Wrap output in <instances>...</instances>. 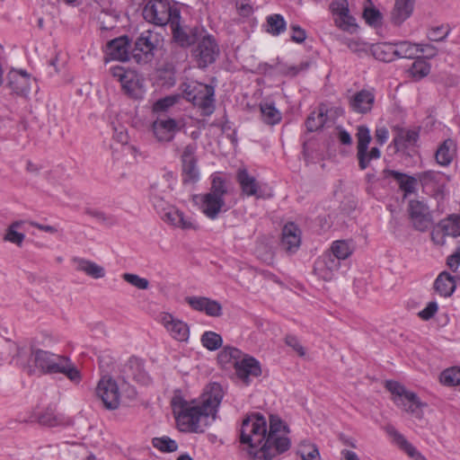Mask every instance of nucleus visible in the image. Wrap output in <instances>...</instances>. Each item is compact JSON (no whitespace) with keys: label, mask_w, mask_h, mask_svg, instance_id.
<instances>
[{"label":"nucleus","mask_w":460,"mask_h":460,"mask_svg":"<svg viewBox=\"0 0 460 460\" xmlns=\"http://www.w3.org/2000/svg\"><path fill=\"white\" fill-rule=\"evenodd\" d=\"M121 278L125 282L139 290H146L149 288V280L137 274L126 272L121 275Z\"/></svg>","instance_id":"49530a36"},{"label":"nucleus","mask_w":460,"mask_h":460,"mask_svg":"<svg viewBox=\"0 0 460 460\" xmlns=\"http://www.w3.org/2000/svg\"><path fill=\"white\" fill-rule=\"evenodd\" d=\"M267 31L271 35L277 36L284 32L287 28V23L281 14L275 13L269 15L266 19Z\"/></svg>","instance_id":"ea45409f"},{"label":"nucleus","mask_w":460,"mask_h":460,"mask_svg":"<svg viewBox=\"0 0 460 460\" xmlns=\"http://www.w3.org/2000/svg\"><path fill=\"white\" fill-rule=\"evenodd\" d=\"M430 72V64L428 63L425 58L420 57H416L415 61L412 63L411 66L409 69V73L411 75L420 80L425 76H427Z\"/></svg>","instance_id":"a19ab883"},{"label":"nucleus","mask_w":460,"mask_h":460,"mask_svg":"<svg viewBox=\"0 0 460 460\" xmlns=\"http://www.w3.org/2000/svg\"><path fill=\"white\" fill-rule=\"evenodd\" d=\"M55 339L51 335H46L43 341L34 339L30 345V358L28 372L34 374L37 371L43 375L63 374L72 382L78 383L81 380V375L76 367L66 356L58 355L46 350L40 346L45 343H54Z\"/></svg>","instance_id":"7ed1b4c3"},{"label":"nucleus","mask_w":460,"mask_h":460,"mask_svg":"<svg viewBox=\"0 0 460 460\" xmlns=\"http://www.w3.org/2000/svg\"><path fill=\"white\" fill-rule=\"evenodd\" d=\"M351 252L352 250L347 242L335 241L331 247V252L326 253L335 256V258L340 261L341 260L347 259Z\"/></svg>","instance_id":"37998d69"},{"label":"nucleus","mask_w":460,"mask_h":460,"mask_svg":"<svg viewBox=\"0 0 460 460\" xmlns=\"http://www.w3.org/2000/svg\"><path fill=\"white\" fill-rule=\"evenodd\" d=\"M339 26L344 31H350L356 28L355 19L349 14L348 7L343 6L340 12Z\"/></svg>","instance_id":"5fc2aeb1"},{"label":"nucleus","mask_w":460,"mask_h":460,"mask_svg":"<svg viewBox=\"0 0 460 460\" xmlns=\"http://www.w3.org/2000/svg\"><path fill=\"white\" fill-rule=\"evenodd\" d=\"M163 38L160 33L147 30L143 31L135 42L134 58H140V54L145 57V61H150L154 57V51L161 47Z\"/></svg>","instance_id":"4468645a"},{"label":"nucleus","mask_w":460,"mask_h":460,"mask_svg":"<svg viewBox=\"0 0 460 460\" xmlns=\"http://www.w3.org/2000/svg\"><path fill=\"white\" fill-rule=\"evenodd\" d=\"M375 102V94L369 90H361L356 93L349 100V105L353 111L367 113L371 111Z\"/></svg>","instance_id":"bb28decb"},{"label":"nucleus","mask_w":460,"mask_h":460,"mask_svg":"<svg viewBox=\"0 0 460 460\" xmlns=\"http://www.w3.org/2000/svg\"><path fill=\"white\" fill-rule=\"evenodd\" d=\"M380 156L381 152L377 147H372L370 150H368L367 148L366 151L363 152L362 156H360V153L359 151H358L357 158L358 160V166L360 170L367 169L369 166L370 162L372 160H376L380 158Z\"/></svg>","instance_id":"a18cd8bd"},{"label":"nucleus","mask_w":460,"mask_h":460,"mask_svg":"<svg viewBox=\"0 0 460 460\" xmlns=\"http://www.w3.org/2000/svg\"><path fill=\"white\" fill-rule=\"evenodd\" d=\"M187 304L199 312H204L211 317H219L222 315V305L219 302L206 296H187Z\"/></svg>","instance_id":"412c9836"},{"label":"nucleus","mask_w":460,"mask_h":460,"mask_svg":"<svg viewBox=\"0 0 460 460\" xmlns=\"http://www.w3.org/2000/svg\"><path fill=\"white\" fill-rule=\"evenodd\" d=\"M322 118L323 117H307L305 120L307 130L310 132L317 131L323 125Z\"/></svg>","instance_id":"e2e57ef3"},{"label":"nucleus","mask_w":460,"mask_h":460,"mask_svg":"<svg viewBox=\"0 0 460 460\" xmlns=\"http://www.w3.org/2000/svg\"><path fill=\"white\" fill-rule=\"evenodd\" d=\"M301 243L300 230L294 223L285 225L282 230L281 246L290 253L297 251Z\"/></svg>","instance_id":"5701e85b"},{"label":"nucleus","mask_w":460,"mask_h":460,"mask_svg":"<svg viewBox=\"0 0 460 460\" xmlns=\"http://www.w3.org/2000/svg\"><path fill=\"white\" fill-rule=\"evenodd\" d=\"M198 146L195 143L184 146L181 155V181L184 185H194L200 179V171L196 155Z\"/></svg>","instance_id":"1a4fd4ad"},{"label":"nucleus","mask_w":460,"mask_h":460,"mask_svg":"<svg viewBox=\"0 0 460 460\" xmlns=\"http://www.w3.org/2000/svg\"><path fill=\"white\" fill-rule=\"evenodd\" d=\"M152 443L155 448L162 452L172 453L178 449L176 441L168 437L155 438Z\"/></svg>","instance_id":"3c124183"},{"label":"nucleus","mask_w":460,"mask_h":460,"mask_svg":"<svg viewBox=\"0 0 460 460\" xmlns=\"http://www.w3.org/2000/svg\"><path fill=\"white\" fill-rule=\"evenodd\" d=\"M447 236H460V216L450 215L434 226L431 231V240L435 244L444 245Z\"/></svg>","instance_id":"f8f14e48"},{"label":"nucleus","mask_w":460,"mask_h":460,"mask_svg":"<svg viewBox=\"0 0 460 460\" xmlns=\"http://www.w3.org/2000/svg\"><path fill=\"white\" fill-rule=\"evenodd\" d=\"M39 422L48 427H57L67 423L66 418L55 411L53 409H47L39 416Z\"/></svg>","instance_id":"e433bc0d"},{"label":"nucleus","mask_w":460,"mask_h":460,"mask_svg":"<svg viewBox=\"0 0 460 460\" xmlns=\"http://www.w3.org/2000/svg\"><path fill=\"white\" fill-rule=\"evenodd\" d=\"M286 343L288 346L291 347L300 357H304L305 355V350L296 337L292 335L287 336Z\"/></svg>","instance_id":"052dcab7"},{"label":"nucleus","mask_w":460,"mask_h":460,"mask_svg":"<svg viewBox=\"0 0 460 460\" xmlns=\"http://www.w3.org/2000/svg\"><path fill=\"white\" fill-rule=\"evenodd\" d=\"M419 53L425 54L426 58H432L437 55V49L431 44L420 45Z\"/></svg>","instance_id":"69168bd1"},{"label":"nucleus","mask_w":460,"mask_h":460,"mask_svg":"<svg viewBox=\"0 0 460 460\" xmlns=\"http://www.w3.org/2000/svg\"><path fill=\"white\" fill-rule=\"evenodd\" d=\"M181 90L183 98L199 108L204 115H211L215 111V85L191 81L181 84Z\"/></svg>","instance_id":"39448f33"},{"label":"nucleus","mask_w":460,"mask_h":460,"mask_svg":"<svg viewBox=\"0 0 460 460\" xmlns=\"http://www.w3.org/2000/svg\"><path fill=\"white\" fill-rule=\"evenodd\" d=\"M384 172L386 177L394 178L398 182L400 189L403 190L405 194L414 192L418 177L415 178L409 176L394 170H385Z\"/></svg>","instance_id":"72a5a7b5"},{"label":"nucleus","mask_w":460,"mask_h":460,"mask_svg":"<svg viewBox=\"0 0 460 460\" xmlns=\"http://www.w3.org/2000/svg\"><path fill=\"white\" fill-rule=\"evenodd\" d=\"M181 99L179 94L168 95L155 101L152 105V111L154 113L166 112L168 110L175 105Z\"/></svg>","instance_id":"79ce46f5"},{"label":"nucleus","mask_w":460,"mask_h":460,"mask_svg":"<svg viewBox=\"0 0 460 460\" xmlns=\"http://www.w3.org/2000/svg\"><path fill=\"white\" fill-rule=\"evenodd\" d=\"M243 355V353L233 347H226L224 348L217 356L218 363L225 368H228L233 367L234 368L235 362L239 361V358Z\"/></svg>","instance_id":"c9c22d12"},{"label":"nucleus","mask_w":460,"mask_h":460,"mask_svg":"<svg viewBox=\"0 0 460 460\" xmlns=\"http://www.w3.org/2000/svg\"><path fill=\"white\" fill-rule=\"evenodd\" d=\"M385 388L391 393L394 404L402 411L411 414L415 418H422V408L425 406L418 395L406 389L404 385L396 381H386Z\"/></svg>","instance_id":"423d86ee"},{"label":"nucleus","mask_w":460,"mask_h":460,"mask_svg":"<svg viewBox=\"0 0 460 460\" xmlns=\"http://www.w3.org/2000/svg\"><path fill=\"white\" fill-rule=\"evenodd\" d=\"M234 370L236 376L246 385L252 382V378L261 375L260 362L247 354H243L239 361L235 362Z\"/></svg>","instance_id":"dca6fc26"},{"label":"nucleus","mask_w":460,"mask_h":460,"mask_svg":"<svg viewBox=\"0 0 460 460\" xmlns=\"http://www.w3.org/2000/svg\"><path fill=\"white\" fill-rule=\"evenodd\" d=\"M158 321L172 339L178 341H188L190 328L185 322L166 312L160 314Z\"/></svg>","instance_id":"2eb2a0df"},{"label":"nucleus","mask_w":460,"mask_h":460,"mask_svg":"<svg viewBox=\"0 0 460 460\" xmlns=\"http://www.w3.org/2000/svg\"><path fill=\"white\" fill-rule=\"evenodd\" d=\"M159 215L164 223L175 228L184 231L198 229V226L192 217H187L182 211L173 206H168Z\"/></svg>","instance_id":"a211bd4d"},{"label":"nucleus","mask_w":460,"mask_h":460,"mask_svg":"<svg viewBox=\"0 0 460 460\" xmlns=\"http://www.w3.org/2000/svg\"><path fill=\"white\" fill-rule=\"evenodd\" d=\"M339 260L326 252L320 256L314 262V273L324 281H330L334 278L340 268Z\"/></svg>","instance_id":"aec40b11"},{"label":"nucleus","mask_w":460,"mask_h":460,"mask_svg":"<svg viewBox=\"0 0 460 460\" xmlns=\"http://www.w3.org/2000/svg\"><path fill=\"white\" fill-rule=\"evenodd\" d=\"M130 41L128 36H120L107 43V52L111 59L127 61Z\"/></svg>","instance_id":"a878e982"},{"label":"nucleus","mask_w":460,"mask_h":460,"mask_svg":"<svg viewBox=\"0 0 460 460\" xmlns=\"http://www.w3.org/2000/svg\"><path fill=\"white\" fill-rule=\"evenodd\" d=\"M296 454L302 460H321L317 447L307 440H303L298 444Z\"/></svg>","instance_id":"58836bf2"},{"label":"nucleus","mask_w":460,"mask_h":460,"mask_svg":"<svg viewBox=\"0 0 460 460\" xmlns=\"http://www.w3.org/2000/svg\"><path fill=\"white\" fill-rule=\"evenodd\" d=\"M289 433L288 425L279 415H270L268 429L265 417L257 412L243 419L240 442L248 446V453L253 458L270 460L289 449Z\"/></svg>","instance_id":"f257e3e1"},{"label":"nucleus","mask_w":460,"mask_h":460,"mask_svg":"<svg viewBox=\"0 0 460 460\" xmlns=\"http://www.w3.org/2000/svg\"><path fill=\"white\" fill-rule=\"evenodd\" d=\"M420 137V128H400L394 139V145L398 148H407L415 146Z\"/></svg>","instance_id":"473e14b6"},{"label":"nucleus","mask_w":460,"mask_h":460,"mask_svg":"<svg viewBox=\"0 0 460 460\" xmlns=\"http://www.w3.org/2000/svg\"><path fill=\"white\" fill-rule=\"evenodd\" d=\"M202 345L209 350H216L222 346V337L214 332H205L201 336Z\"/></svg>","instance_id":"de8ad7c7"},{"label":"nucleus","mask_w":460,"mask_h":460,"mask_svg":"<svg viewBox=\"0 0 460 460\" xmlns=\"http://www.w3.org/2000/svg\"><path fill=\"white\" fill-rule=\"evenodd\" d=\"M456 155V143L451 138L444 140L435 153L436 163L442 166H449Z\"/></svg>","instance_id":"cd10ccee"},{"label":"nucleus","mask_w":460,"mask_h":460,"mask_svg":"<svg viewBox=\"0 0 460 460\" xmlns=\"http://www.w3.org/2000/svg\"><path fill=\"white\" fill-rule=\"evenodd\" d=\"M363 17L367 24L376 27L382 23V13L376 8H365Z\"/></svg>","instance_id":"864d4df0"},{"label":"nucleus","mask_w":460,"mask_h":460,"mask_svg":"<svg viewBox=\"0 0 460 460\" xmlns=\"http://www.w3.org/2000/svg\"><path fill=\"white\" fill-rule=\"evenodd\" d=\"M112 130H113V138L121 145H126L128 142V135L125 125H123L118 119L115 117L114 119L111 122Z\"/></svg>","instance_id":"09e8293b"},{"label":"nucleus","mask_w":460,"mask_h":460,"mask_svg":"<svg viewBox=\"0 0 460 460\" xmlns=\"http://www.w3.org/2000/svg\"><path fill=\"white\" fill-rule=\"evenodd\" d=\"M191 54L197 66L205 69L217 61L220 55V48L216 39L205 31L193 47Z\"/></svg>","instance_id":"6e6552de"},{"label":"nucleus","mask_w":460,"mask_h":460,"mask_svg":"<svg viewBox=\"0 0 460 460\" xmlns=\"http://www.w3.org/2000/svg\"><path fill=\"white\" fill-rule=\"evenodd\" d=\"M415 0H395L394 6L391 13V21L400 26L406 21L413 12Z\"/></svg>","instance_id":"c756f323"},{"label":"nucleus","mask_w":460,"mask_h":460,"mask_svg":"<svg viewBox=\"0 0 460 460\" xmlns=\"http://www.w3.org/2000/svg\"><path fill=\"white\" fill-rule=\"evenodd\" d=\"M440 382L447 386L460 385V368H448L440 375Z\"/></svg>","instance_id":"8fccbe9b"},{"label":"nucleus","mask_w":460,"mask_h":460,"mask_svg":"<svg viewBox=\"0 0 460 460\" xmlns=\"http://www.w3.org/2000/svg\"><path fill=\"white\" fill-rule=\"evenodd\" d=\"M185 123L181 119L172 117H156L150 125V132L160 143L171 142L175 134L180 131Z\"/></svg>","instance_id":"9d476101"},{"label":"nucleus","mask_w":460,"mask_h":460,"mask_svg":"<svg viewBox=\"0 0 460 460\" xmlns=\"http://www.w3.org/2000/svg\"><path fill=\"white\" fill-rule=\"evenodd\" d=\"M172 190L169 176L153 182L149 188V200L158 214L170 206L169 198Z\"/></svg>","instance_id":"9b49d317"},{"label":"nucleus","mask_w":460,"mask_h":460,"mask_svg":"<svg viewBox=\"0 0 460 460\" xmlns=\"http://www.w3.org/2000/svg\"><path fill=\"white\" fill-rule=\"evenodd\" d=\"M71 261L76 271L84 273L93 279H101L106 276L105 268L93 261L83 257H74Z\"/></svg>","instance_id":"4be33fe9"},{"label":"nucleus","mask_w":460,"mask_h":460,"mask_svg":"<svg viewBox=\"0 0 460 460\" xmlns=\"http://www.w3.org/2000/svg\"><path fill=\"white\" fill-rule=\"evenodd\" d=\"M8 85L18 95L26 96L31 91V78L24 71H12L8 75Z\"/></svg>","instance_id":"393cba45"},{"label":"nucleus","mask_w":460,"mask_h":460,"mask_svg":"<svg viewBox=\"0 0 460 460\" xmlns=\"http://www.w3.org/2000/svg\"><path fill=\"white\" fill-rule=\"evenodd\" d=\"M290 29L292 31L291 40L296 43H303L307 37L306 32L299 25L291 24Z\"/></svg>","instance_id":"bf43d9fd"},{"label":"nucleus","mask_w":460,"mask_h":460,"mask_svg":"<svg viewBox=\"0 0 460 460\" xmlns=\"http://www.w3.org/2000/svg\"><path fill=\"white\" fill-rule=\"evenodd\" d=\"M433 287L440 296L449 297L456 288V278L447 271H442L435 279Z\"/></svg>","instance_id":"7c9ffc66"},{"label":"nucleus","mask_w":460,"mask_h":460,"mask_svg":"<svg viewBox=\"0 0 460 460\" xmlns=\"http://www.w3.org/2000/svg\"><path fill=\"white\" fill-rule=\"evenodd\" d=\"M260 109L262 115H276L279 112L272 102L261 103Z\"/></svg>","instance_id":"774afa93"},{"label":"nucleus","mask_w":460,"mask_h":460,"mask_svg":"<svg viewBox=\"0 0 460 460\" xmlns=\"http://www.w3.org/2000/svg\"><path fill=\"white\" fill-rule=\"evenodd\" d=\"M387 434L393 438L395 443L402 451H404L410 457L414 460H427L406 438L403 435L398 432L393 426L386 428Z\"/></svg>","instance_id":"c85d7f7f"},{"label":"nucleus","mask_w":460,"mask_h":460,"mask_svg":"<svg viewBox=\"0 0 460 460\" xmlns=\"http://www.w3.org/2000/svg\"><path fill=\"white\" fill-rule=\"evenodd\" d=\"M310 66V62H301L298 66H281L280 73L284 75L296 76L299 72L306 70Z\"/></svg>","instance_id":"4d7b16f0"},{"label":"nucleus","mask_w":460,"mask_h":460,"mask_svg":"<svg viewBox=\"0 0 460 460\" xmlns=\"http://www.w3.org/2000/svg\"><path fill=\"white\" fill-rule=\"evenodd\" d=\"M25 238V235L22 233L17 232V230H13L11 228H7L4 240L7 242H10L12 243H15L19 246L22 245L23 240Z\"/></svg>","instance_id":"13d9d810"},{"label":"nucleus","mask_w":460,"mask_h":460,"mask_svg":"<svg viewBox=\"0 0 460 460\" xmlns=\"http://www.w3.org/2000/svg\"><path fill=\"white\" fill-rule=\"evenodd\" d=\"M120 84L128 95L133 98H137L138 84L137 81L134 80L133 74L130 73V76L125 78V80H123Z\"/></svg>","instance_id":"6e6d98bb"},{"label":"nucleus","mask_w":460,"mask_h":460,"mask_svg":"<svg viewBox=\"0 0 460 460\" xmlns=\"http://www.w3.org/2000/svg\"><path fill=\"white\" fill-rule=\"evenodd\" d=\"M371 52L376 59L383 62H391L396 58L394 43L383 42L375 44L371 48Z\"/></svg>","instance_id":"f704fd0d"},{"label":"nucleus","mask_w":460,"mask_h":460,"mask_svg":"<svg viewBox=\"0 0 460 460\" xmlns=\"http://www.w3.org/2000/svg\"><path fill=\"white\" fill-rule=\"evenodd\" d=\"M97 396L108 410L118 409L120 403V393L117 382L110 376H103L96 387Z\"/></svg>","instance_id":"ddd939ff"},{"label":"nucleus","mask_w":460,"mask_h":460,"mask_svg":"<svg viewBox=\"0 0 460 460\" xmlns=\"http://www.w3.org/2000/svg\"><path fill=\"white\" fill-rule=\"evenodd\" d=\"M417 177L423 187L431 188L433 190L441 191L445 187V174L440 172L429 170L418 173Z\"/></svg>","instance_id":"2f4dec72"},{"label":"nucleus","mask_w":460,"mask_h":460,"mask_svg":"<svg viewBox=\"0 0 460 460\" xmlns=\"http://www.w3.org/2000/svg\"><path fill=\"white\" fill-rule=\"evenodd\" d=\"M144 19L155 25L164 26L168 22L174 25L181 15L176 7H172L167 0H149L143 9Z\"/></svg>","instance_id":"0eeeda50"},{"label":"nucleus","mask_w":460,"mask_h":460,"mask_svg":"<svg viewBox=\"0 0 460 460\" xmlns=\"http://www.w3.org/2000/svg\"><path fill=\"white\" fill-rule=\"evenodd\" d=\"M442 27L433 28L429 34V39L433 41H442L446 39L448 34V31H446L444 34H441Z\"/></svg>","instance_id":"0e129e2a"},{"label":"nucleus","mask_w":460,"mask_h":460,"mask_svg":"<svg viewBox=\"0 0 460 460\" xmlns=\"http://www.w3.org/2000/svg\"><path fill=\"white\" fill-rule=\"evenodd\" d=\"M394 44L395 58H415L419 54L420 44H412L410 41H399Z\"/></svg>","instance_id":"4c0bfd02"},{"label":"nucleus","mask_w":460,"mask_h":460,"mask_svg":"<svg viewBox=\"0 0 460 460\" xmlns=\"http://www.w3.org/2000/svg\"><path fill=\"white\" fill-rule=\"evenodd\" d=\"M375 137L380 145H384L388 139V130L385 127H380L376 129Z\"/></svg>","instance_id":"338daca9"},{"label":"nucleus","mask_w":460,"mask_h":460,"mask_svg":"<svg viewBox=\"0 0 460 460\" xmlns=\"http://www.w3.org/2000/svg\"><path fill=\"white\" fill-rule=\"evenodd\" d=\"M236 179L244 195L254 196L257 199L262 197L259 182L245 168L238 170Z\"/></svg>","instance_id":"b1692460"},{"label":"nucleus","mask_w":460,"mask_h":460,"mask_svg":"<svg viewBox=\"0 0 460 460\" xmlns=\"http://www.w3.org/2000/svg\"><path fill=\"white\" fill-rule=\"evenodd\" d=\"M86 214L95 218L98 222L104 225L105 226H113L118 224V219L115 216L107 214L102 210L88 208Z\"/></svg>","instance_id":"c03bdc74"},{"label":"nucleus","mask_w":460,"mask_h":460,"mask_svg":"<svg viewBox=\"0 0 460 460\" xmlns=\"http://www.w3.org/2000/svg\"><path fill=\"white\" fill-rule=\"evenodd\" d=\"M172 26V37L182 48H188L196 45L200 37L206 31L203 28H182L180 26L179 22H175Z\"/></svg>","instance_id":"6ab92c4d"},{"label":"nucleus","mask_w":460,"mask_h":460,"mask_svg":"<svg viewBox=\"0 0 460 460\" xmlns=\"http://www.w3.org/2000/svg\"><path fill=\"white\" fill-rule=\"evenodd\" d=\"M225 392L218 383L208 384L199 402H187L180 396L172 400V408L181 431L201 433L214 420Z\"/></svg>","instance_id":"f03ea898"},{"label":"nucleus","mask_w":460,"mask_h":460,"mask_svg":"<svg viewBox=\"0 0 460 460\" xmlns=\"http://www.w3.org/2000/svg\"><path fill=\"white\" fill-rule=\"evenodd\" d=\"M227 192L226 181L218 175H213L209 190L196 195L194 201L208 218L215 220L221 213L226 211V196Z\"/></svg>","instance_id":"20e7f679"},{"label":"nucleus","mask_w":460,"mask_h":460,"mask_svg":"<svg viewBox=\"0 0 460 460\" xmlns=\"http://www.w3.org/2000/svg\"><path fill=\"white\" fill-rule=\"evenodd\" d=\"M357 137V152L359 151L360 156H362L363 152L368 148V145L371 141V136L368 128L365 127H359L358 129Z\"/></svg>","instance_id":"603ef678"},{"label":"nucleus","mask_w":460,"mask_h":460,"mask_svg":"<svg viewBox=\"0 0 460 460\" xmlns=\"http://www.w3.org/2000/svg\"><path fill=\"white\" fill-rule=\"evenodd\" d=\"M438 304L436 302H429L427 306L421 310L418 314L422 320L431 319L438 311Z\"/></svg>","instance_id":"680f3d73"},{"label":"nucleus","mask_w":460,"mask_h":460,"mask_svg":"<svg viewBox=\"0 0 460 460\" xmlns=\"http://www.w3.org/2000/svg\"><path fill=\"white\" fill-rule=\"evenodd\" d=\"M409 214L414 228L424 232L433 223L429 208L420 200H411L409 203Z\"/></svg>","instance_id":"f3484780"}]
</instances>
